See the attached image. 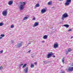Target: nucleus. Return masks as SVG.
Instances as JSON below:
<instances>
[{"label":"nucleus","mask_w":73,"mask_h":73,"mask_svg":"<svg viewBox=\"0 0 73 73\" xmlns=\"http://www.w3.org/2000/svg\"><path fill=\"white\" fill-rule=\"evenodd\" d=\"M20 4H21V5H20L19 9L20 10H22L24 8V5H25V2H20Z\"/></svg>","instance_id":"obj_1"},{"label":"nucleus","mask_w":73,"mask_h":73,"mask_svg":"<svg viewBox=\"0 0 73 73\" xmlns=\"http://www.w3.org/2000/svg\"><path fill=\"white\" fill-rule=\"evenodd\" d=\"M68 15L67 13H65L62 16V20H64V18H66V17H68Z\"/></svg>","instance_id":"obj_2"},{"label":"nucleus","mask_w":73,"mask_h":73,"mask_svg":"<svg viewBox=\"0 0 73 73\" xmlns=\"http://www.w3.org/2000/svg\"><path fill=\"white\" fill-rule=\"evenodd\" d=\"M54 54L52 52H50V53H48L47 55V58H50L52 55H54Z\"/></svg>","instance_id":"obj_3"},{"label":"nucleus","mask_w":73,"mask_h":73,"mask_svg":"<svg viewBox=\"0 0 73 73\" xmlns=\"http://www.w3.org/2000/svg\"><path fill=\"white\" fill-rule=\"evenodd\" d=\"M23 44V42H21L19 43L17 45V48H20V47H21V46H22Z\"/></svg>","instance_id":"obj_4"},{"label":"nucleus","mask_w":73,"mask_h":73,"mask_svg":"<svg viewBox=\"0 0 73 73\" xmlns=\"http://www.w3.org/2000/svg\"><path fill=\"white\" fill-rule=\"evenodd\" d=\"M71 0H67L66 2L64 4L65 5H69V3H71Z\"/></svg>","instance_id":"obj_5"},{"label":"nucleus","mask_w":73,"mask_h":73,"mask_svg":"<svg viewBox=\"0 0 73 73\" xmlns=\"http://www.w3.org/2000/svg\"><path fill=\"white\" fill-rule=\"evenodd\" d=\"M2 15L3 16H7V11L5 10L2 13Z\"/></svg>","instance_id":"obj_6"},{"label":"nucleus","mask_w":73,"mask_h":73,"mask_svg":"<svg viewBox=\"0 0 73 73\" xmlns=\"http://www.w3.org/2000/svg\"><path fill=\"white\" fill-rule=\"evenodd\" d=\"M68 70L69 72H72L73 70V67H70L68 68Z\"/></svg>","instance_id":"obj_7"},{"label":"nucleus","mask_w":73,"mask_h":73,"mask_svg":"<svg viewBox=\"0 0 73 73\" xmlns=\"http://www.w3.org/2000/svg\"><path fill=\"white\" fill-rule=\"evenodd\" d=\"M58 44H54L53 48H57V47H58Z\"/></svg>","instance_id":"obj_8"},{"label":"nucleus","mask_w":73,"mask_h":73,"mask_svg":"<svg viewBox=\"0 0 73 73\" xmlns=\"http://www.w3.org/2000/svg\"><path fill=\"white\" fill-rule=\"evenodd\" d=\"M46 11V9H42L41 11V12L42 13H45Z\"/></svg>","instance_id":"obj_9"},{"label":"nucleus","mask_w":73,"mask_h":73,"mask_svg":"<svg viewBox=\"0 0 73 73\" xmlns=\"http://www.w3.org/2000/svg\"><path fill=\"white\" fill-rule=\"evenodd\" d=\"M25 70V73H27L28 72V67H27L25 68V69L24 70Z\"/></svg>","instance_id":"obj_10"},{"label":"nucleus","mask_w":73,"mask_h":73,"mask_svg":"<svg viewBox=\"0 0 73 73\" xmlns=\"http://www.w3.org/2000/svg\"><path fill=\"white\" fill-rule=\"evenodd\" d=\"M38 23L37 22L35 23L34 25V26H35V27H36V26H38Z\"/></svg>","instance_id":"obj_11"},{"label":"nucleus","mask_w":73,"mask_h":73,"mask_svg":"<svg viewBox=\"0 0 73 73\" xmlns=\"http://www.w3.org/2000/svg\"><path fill=\"white\" fill-rule=\"evenodd\" d=\"M43 62H44V64H47V63H49V62H50V61H44Z\"/></svg>","instance_id":"obj_12"},{"label":"nucleus","mask_w":73,"mask_h":73,"mask_svg":"<svg viewBox=\"0 0 73 73\" xmlns=\"http://www.w3.org/2000/svg\"><path fill=\"white\" fill-rule=\"evenodd\" d=\"M13 3V1H10L8 3L9 5H12V4Z\"/></svg>","instance_id":"obj_13"},{"label":"nucleus","mask_w":73,"mask_h":73,"mask_svg":"<svg viewBox=\"0 0 73 73\" xmlns=\"http://www.w3.org/2000/svg\"><path fill=\"white\" fill-rule=\"evenodd\" d=\"M48 38V36L46 35H44L43 37L44 39H47Z\"/></svg>","instance_id":"obj_14"},{"label":"nucleus","mask_w":73,"mask_h":73,"mask_svg":"<svg viewBox=\"0 0 73 73\" xmlns=\"http://www.w3.org/2000/svg\"><path fill=\"white\" fill-rule=\"evenodd\" d=\"M64 26L66 27V28H68L69 27V26L68 25H64Z\"/></svg>","instance_id":"obj_15"},{"label":"nucleus","mask_w":73,"mask_h":73,"mask_svg":"<svg viewBox=\"0 0 73 73\" xmlns=\"http://www.w3.org/2000/svg\"><path fill=\"white\" fill-rule=\"evenodd\" d=\"M35 7H40V5H39V4H37L35 5Z\"/></svg>","instance_id":"obj_16"},{"label":"nucleus","mask_w":73,"mask_h":73,"mask_svg":"<svg viewBox=\"0 0 73 73\" xmlns=\"http://www.w3.org/2000/svg\"><path fill=\"white\" fill-rule=\"evenodd\" d=\"M28 17H25L23 18V20H26L27 19H28Z\"/></svg>","instance_id":"obj_17"},{"label":"nucleus","mask_w":73,"mask_h":73,"mask_svg":"<svg viewBox=\"0 0 73 73\" xmlns=\"http://www.w3.org/2000/svg\"><path fill=\"white\" fill-rule=\"evenodd\" d=\"M52 3L51 2H49L48 3V5H52Z\"/></svg>","instance_id":"obj_18"},{"label":"nucleus","mask_w":73,"mask_h":73,"mask_svg":"<svg viewBox=\"0 0 73 73\" xmlns=\"http://www.w3.org/2000/svg\"><path fill=\"white\" fill-rule=\"evenodd\" d=\"M4 25V24L3 23H0V27H1Z\"/></svg>","instance_id":"obj_19"},{"label":"nucleus","mask_w":73,"mask_h":73,"mask_svg":"<svg viewBox=\"0 0 73 73\" xmlns=\"http://www.w3.org/2000/svg\"><path fill=\"white\" fill-rule=\"evenodd\" d=\"M24 64H20L19 65V68H20V67H21V66H23V65Z\"/></svg>","instance_id":"obj_20"},{"label":"nucleus","mask_w":73,"mask_h":73,"mask_svg":"<svg viewBox=\"0 0 73 73\" xmlns=\"http://www.w3.org/2000/svg\"><path fill=\"white\" fill-rule=\"evenodd\" d=\"M72 51V50L70 48L68 49V52H71Z\"/></svg>","instance_id":"obj_21"},{"label":"nucleus","mask_w":73,"mask_h":73,"mask_svg":"<svg viewBox=\"0 0 73 73\" xmlns=\"http://www.w3.org/2000/svg\"><path fill=\"white\" fill-rule=\"evenodd\" d=\"M35 66V65L34 64H31V68H33Z\"/></svg>","instance_id":"obj_22"},{"label":"nucleus","mask_w":73,"mask_h":73,"mask_svg":"<svg viewBox=\"0 0 73 73\" xmlns=\"http://www.w3.org/2000/svg\"><path fill=\"white\" fill-rule=\"evenodd\" d=\"M27 66V64H25L23 67V68H24V67H25V66Z\"/></svg>","instance_id":"obj_23"},{"label":"nucleus","mask_w":73,"mask_h":73,"mask_svg":"<svg viewBox=\"0 0 73 73\" xmlns=\"http://www.w3.org/2000/svg\"><path fill=\"white\" fill-rule=\"evenodd\" d=\"M60 73H65V72L64 71H62Z\"/></svg>","instance_id":"obj_24"},{"label":"nucleus","mask_w":73,"mask_h":73,"mask_svg":"<svg viewBox=\"0 0 73 73\" xmlns=\"http://www.w3.org/2000/svg\"><path fill=\"white\" fill-rule=\"evenodd\" d=\"M5 35H4V34H1V37H4V36Z\"/></svg>","instance_id":"obj_25"},{"label":"nucleus","mask_w":73,"mask_h":73,"mask_svg":"<svg viewBox=\"0 0 73 73\" xmlns=\"http://www.w3.org/2000/svg\"><path fill=\"white\" fill-rule=\"evenodd\" d=\"M64 58H62V62H63V63H64Z\"/></svg>","instance_id":"obj_26"},{"label":"nucleus","mask_w":73,"mask_h":73,"mask_svg":"<svg viewBox=\"0 0 73 73\" xmlns=\"http://www.w3.org/2000/svg\"><path fill=\"white\" fill-rule=\"evenodd\" d=\"M1 69H3V66H0V70H1Z\"/></svg>","instance_id":"obj_27"},{"label":"nucleus","mask_w":73,"mask_h":73,"mask_svg":"<svg viewBox=\"0 0 73 73\" xmlns=\"http://www.w3.org/2000/svg\"><path fill=\"white\" fill-rule=\"evenodd\" d=\"M11 28H14V26L13 25H11Z\"/></svg>","instance_id":"obj_28"},{"label":"nucleus","mask_w":73,"mask_h":73,"mask_svg":"<svg viewBox=\"0 0 73 73\" xmlns=\"http://www.w3.org/2000/svg\"><path fill=\"white\" fill-rule=\"evenodd\" d=\"M33 20H36V18H35V17H34Z\"/></svg>","instance_id":"obj_29"},{"label":"nucleus","mask_w":73,"mask_h":73,"mask_svg":"<svg viewBox=\"0 0 73 73\" xmlns=\"http://www.w3.org/2000/svg\"><path fill=\"white\" fill-rule=\"evenodd\" d=\"M3 50H1L0 52V53H3Z\"/></svg>","instance_id":"obj_30"},{"label":"nucleus","mask_w":73,"mask_h":73,"mask_svg":"<svg viewBox=\"0 0 73 73\" xmlns=\"http://www.w3.org/2000/svg\"><path fill=\"white\" fill-rule=\"evenodd\" d=\"M71 31H72V29H69L68 31L69 32H70Z\"/></svg>","instance_id":"obj_31"},{"label":"nucleus","mask_w":73,"mask_h":73,"mask_svg":"<svg viewBox=\"0 0 73 73\" xmlns=\"http://www.w3.org/2000/svg\"><path fill=\"white\" fill-rule=\"evenodd\" d=\"M68 51H67L66 52V54H68V53H69V52H68Z\"/></svg>","instance_id":"obj_32"},{"label":"nucleus","mask_w":73,"mask_h":73,"mask_svg":"<svg viewBox=\"0 0 73 73\" xmlns=\"http://www.w3.org/2000/svg\"><path fill=\"white\" fill-rule=\"evenodd\" d=\"M14 42V41L13 40H11V43H12V44H13V42Z\"/></svg>","instance_id":"obj_33"},{"label":"nucleus","mask_w":73,"mask_h":73,"mask_svg":"<svg viewBox=\"0 0 73 73\" xmlns=\"http://www.w3.org/2000/svg\"><path fill=\"white\" fill-rule=\"evenodd\" d=\"M31 50H30L29 51L27 52V53H30V52H31Z\"/></svg>","instance_id":"obj_34"},{"label":"nucleus","mask_w":73,"mask_h":73,"mask_svg":"<svg viewBox=\"0 0 73 73\" xmlns=\"http://www.w3.org/2000/svg\"><path fill=\"white\" fill-rule=\"evenodd\" d=\"M52 57H53L54 58V57H56V56H55V55H53L52 56Z\"/></svg>","instance_id":"obj_35"},{"label":"nucleus","mask_w":73,"mask_h":73,"mask_svg":"<svg viewBox=\"0 0 73 73\" xmlns=\"http://www.w3.org/2000/svg\"><path fill=\"white\" fill-rule=\"evenodd\" d=\"M35 65H36L37 64V63L36 62H35L34 63Z\"/></svg>","instance_id":"obj_36"},{"label":"nucleus","mask_w":73,"mask_h":73,"mask_svg":"<svg viewBox=\"0 0 73 73\" xmlns=\"http://www.w3.org/2000/svg\"><path fill=\"white\" fill-rule=\"evenodd\" d=\"M44 42H45V41H42V42H43V43H44Z\"/></svg>","instance_id":"obj_37"},{"label":"nucleus","mask_w":73,"mask_h":73,"mask_svg":"<svg viewBox=\"0 0 73 73\" xmlns=\"http://www.w3.org/2000/svg\"><path fill=\"white\" fill-rule=\"evenodd\" d=\"M3 38V37H0V39H1L2 38Z\"/></svg>","instance_id":"obj_38"},{"label":"nucleus","mask_w":73,"mask_h":73,"mask_svg":"<svg viewBox=\"0 0 73 73\" xmlns=\"http://www.w3.org/2000/svg\"><path fill=\"white\" fill-rule=\"evenodd\" d=\"M31 44V42H29L28 43V44Z\"/></svg>","instance_id":"obj_39"},{"label":"nucleus","mask_w":73,"mask_h":73,"mask_svg":"<svg viewBox=\"0 0 73 73\" xmlns=\"http://www.w3.org/2000/svg\"><path fill=\"white\" fill-rule=\"evenodd\" d=\"M73 38V37L72 36V37H71V38Z\"/></svg>","instance_id":"obj_40"},{"label":"nucleus","mask_w":73,"mask_h":73,"mask_svg":"<svg viewBox=\"0 0 73 73\" xmlns=\"http://www.w3.org/2000/svg\"><path fill=\"white\" fill-rule=\"evenodd\" d=\"M59 0V1H62L64 0Z\"/></svg>","instance_id":"obj_41"},{"label":"nucleus","mask_w":73,"mask_h":73,"mask_svg":"<svg viewBox=\"0 0 73 73\" xmlns=\"http://www.w3.org/2000/svg\"><path fill=\"white\" fill-rule=\"evenodd\" d=\"M72 66H73V63H72Z\"/></svg>","instance_id":"obj_42"},{"label":"nucleus","mask_w":73,"mask_h":73,"mask_svg":"<svg viewBox=\"0 0 73 73\" xmlns=\"http://www.w3.org/2000/svg\"><path fill=\"white\" fill-rule=\"evenodd\" d=\"M52 8H54V7H52Z\"/></svg>","instance_id":"obj_43"}]
</instances>
